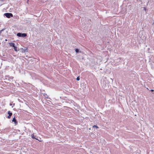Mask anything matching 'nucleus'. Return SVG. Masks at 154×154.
Returning a JSON list of instances; mask_svg holds the SVG:
<instances>
[{"label": "nucleus", "instance_id": "nucleus-1", "mask_svg": "<svg viewBox=\"0 0 154 154\" xmlns=\"http://www.w3.org/2000/svg\"><path fill=\"white\" fill-rule=\"evenodd\" d=\"M4 15L7 17L8 18H10L11 17H13L12 14L11 13H5Z\"/></svg>", "mask_w": 154, "mask_h": 154}, {"label": "nucleus", "instance_id": "nucleus-2", "mask_svg": "<svg viewBox=\"0 0 154 154\" xmlns=\"http://www.w3.org/2000/svg\"><path fill=\"white\" fill-rule=\"evenodd\" d=\"M17 35L19 37H25L27 35L26 33H18L17 34Z\"/></svg>", "mask_w": 154, "mask_h": 154}, {"label": "nucleus", "instance_id": "nucleus-3", "mask_svg": "<svg viewBox=\"0 0 154 154\" xmlns=\"http://www.w3.org/2000/svg\"><path fill=\"white\" fill-rule=\"evenodd\" d=\"M8 113L9 114V115L8 116L7 118H8L10 119L11 118V117L12 115V112H10V111H8Z\"/></svg>", "mask_w": 154, "mask_h": 154}, {"label": "nucleus", "instance_id": "nucleus-4", "mask_svg": "<svg viewBox=\"0 0 154 154\" xmlns=\"http://www.w3.org/2000/svg\"><path fill=\"white\" fill-rule=\"evenodd\" d=\"M31 137L33 139H36V140H38L39 141H40V142L42 141V140H40L37 139V138H36V137L35 136L34 134H32V135H31Z\"/></svg>", "mask_w": 154, "mask_h": 154}, {"label": "nucleus", "instance_id": "nucleus-5", "mask_svg": "<svg viewBox=\"0 0 154 154\" xmlns=\"http://www.w3.org/2000/svg\"><path fill=\"white\" fill-rule=\"evenodd\" d=\"M12 122H14L15 124L16 125H17V121L16 119L15 118V117H14V118H13V119L12 120Z\"/></svg>", "mask_w": 154, "mask_h": 154}, {"label": "nucleus", "instance_id": "nucleus-6", "mask_svg": "<svg viewBox=\"0 0 154 154\" xmlns=\"http://www.w3.org/2000/svg\"><path fill=\"white\" fill-rule=\"evenodd\" d=\"M9 44L11 46H12L13 47L15 46L13 42L9 43Z\"/></svg>", "mask_w": 154, "mask_h": 154}, {"label": "nucleus", "instance_id": "nucleus-7", "mask_svg": "<svg viewBox=\"0 0 154 154\" xmlns=\"http://www.w3.org/2000/svg\"><path fill=\"white\" fill-rule=\"evenodd\" d=\"M14 49L15 50V51H17V47H16L15 46H14Z\"/></svg>", "mask_w": 154, "mask_h": 154}, {"label": "nucleus", "instance_id": "nucleus-8", "mask_svg": "<svg viewBox=\"0 0 154 154\" xmlns=\"http://www.w3.org/2000/svg\"><path fill=\"white\" fill-rule=\"evenodd\" d=\"M93 128H96L97 129V128H99V127L96 125H94V126H93Z\"/></svg>", "mask_w": 154, "mask_h": 154}, {"label": "nucleus", "instance_id": "nucleus-9", "mask_svg": "<svg viewBox=\"0 0 154 154\" xmlns=\"http://www.w3.org/2000/svg\"><path fill=\"white\" fill-rule=\"evenodd\" d=\"M75 51L76 53H78V52L79 51L78 49H75Z\"/></svg>", "mask_w": 154, "mask_h": 154}, {"label": "nucleus", "instance_id": "nucleus-10", "mask_svg": "<svg viewBox=\"0 0 154 154\" xmlns=\"http://www.w3.org/2000/svg\"><path fill=\"white\" fill-rule=\"evenodd\" d=\"M143 10L146 11V10H147V9L145 7H144L143 8Z\"/></svg>", "mask_w": 154, "mask_h": 154}, {"label": "nucleus", "instance_id": "nucleus-11", "mask_svg": "<svg viewBox=\"0 0 154 154\" xmlns=\"http://www.w3.org/2000/svg\"><path fill=\"white\" fill-rule=\"evenodd\" d=\"M76 80L77 81H79L80 80V78L79 77H77L76 78Z\"/></svg>", "mask_w": 154, "mask_h": 154}, {"label": "nucleus", "instance_id": "nucleus-12", "mask_svg": "<svg viewBox=\"0 0 154 154\" xmlns=\"http://www.w3.org/2000/svg\"><path fill=\"white\" fill-rule=\"evenodd\" d=\"M151 91L152 92H153V91H154V90H152V89H151Z\"/></svg>", "mask_w": 154, "mask_h": 154}, {"label": "nucleus", "instance_id": "nucleus-13", "mask_svg": "<svg viewBox=\"0 0 154 154\" xmlns=\"http://www.w3.org/2000/svg\"><path fill=\"white\" fill-rule=\"evenodd\" d=\"M154 24V22L153 23V24Z\"/></svg>", "mask_w": 154, "mask_h": 154}]
</instances>
